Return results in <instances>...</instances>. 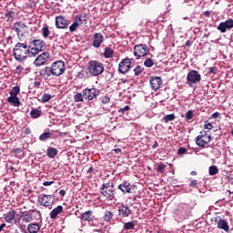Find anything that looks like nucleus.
<instances>
[{"label":"nucleus","mask_w":233,"mask_h":233,"mask_svg":"<svg viewBox=\"0 0 233 233\" xmlns=\"http://www.w3.org/2000/svg\"><path fill=\"white\" fill-rule=\"evenodd\" d=\"M30 55V47L26 46V44L17 43L13 48V56L15 61H19V63L25 61L27 56Z\"/></svg>","instance_id":"1"},{"label":"nucleus","mask_w":233,"mask_h":233,"mask_svg":"<svg viewBox=\"0 0 233 233\" xmlns=\"http://www.w3.org/2000/svg\"><path fill=\"white\" fill-rule=\"evenodd\" d=\"M190 212H192V206L190 204L180 203L174 210L173 216L180 221H184V219L188 218Z\"/></svg>","instance_id":"2"},{"label":"nucleus","mask_w":233,"mask_h":233,"mask_svg":"<svg viewBox=\"0 0 233 233\" xmlns=\"http://www.w3.org/2000/svg\"><path fill=\"white\" fill-rule=\"evenodd\" d=\"M100 194L109 199V201H114L116 199V187H114V182L104 183L100 187Z\"/></svg>","instance_id":"3"},{"label":"nucleus","mask_w":233,"mask_h":233,"mask_svg":"<svg viewBox=\"0 0 233 233\" xmlns=\"http://www.w3.org/2000/svg\"><path fill=\"white\" fill-rule=\"evenodd\" d=\"M88 72L90 76H101L105 72V66L103 63L96 60H92L88 62Z\"/></svg>","instance_id":"4"},{"label":"nucleus","mask_w":233,"mask_h":233,"mask_svg":"<svg viewBox=\"0 0 233 233\" xmlns=\"http://www.w3.org/2000/svg\"><path fill=\"white\" fill-rule=\"evenodd\" d=\"M201 81V74L197 70H190L187 75V85L192 86V85H198Z\"/></svg>","instance_id":"5"},{"label":"nucleus","mask_w":233,"mask_h":233,"mask_svg":"<svg viewBox=\"0 0 233 233\" xmlns=\"http://www.w3.org/2000/svg\"><path fill=\"white\" fill-rule=\"evenodd\" d=\"M56 201V197L54 195H39L38 196V203H40V205L42 207H49V208H52V205H54Z\"/></svg>","instance_id":"6"},{"label":"nucleus","mask_w":233,"mask_h":233,"mask_svg":"<svg viewBox=\"0 0 233 233\" xmlns=\"http://www.w3.org/2000/svg\"><path fill=\"white\" fill-rule=\"evenodd\" d=\"M65 62L61 60L53 63L51 66L52 76H56V77L63 76V74H65Z\"/></svg>","instance_id":"7"},{"label":"nucleus","mask_w":233,"mask_h":233,"mask_svg":"<svg viewBox=\"0 0 233 233\" xmlns=\"http://www.w3.org/2000/svg\"><path fill=\"white\" fill-rule=\"evenodd\" d=\"M13 30L16 32L18 37H25L28 34V25L19 21L14 24Z\"/></svg>","instance_id":"8"},{"label":"nucleus","mask_w":233,"mask_h":233,"mask_svg":"<svg viewBox=\"0 0 233 233\" xmlns=\"http://www.w3.org/2000/svg\"><path fill=\"white\" fill-rule=\"evenodd\" d=\"M132 61H134V58L126 57V58L122 59L118 65L119 74L128 73L130 68H132Z\"/></svg>","instance_id":"9"},{"label":"nucleus","mask_w":233,"mask_h":233,"mask_svg":"<svg viewBox=\"0 0 233 233\" xmlns=\"http://www.w3.org/2000/svg\"><path fill=\"white\" fill-rule=\"evenodd\" d=\"M84 99L87 101H94V99H97V96H99V90L95 87L92 88H85L83 91Z\"/></svg>","instance_id":"10"},{"label":"nucleus","mask_w":233,"mask_h":233,"mask_svg":"<svg viewBox=\"0 0 233 233\" xmlns=\"http://www.w3.org/2000/svg\"><path fill=\"white\" fill-rule=\"evenodd\" d=\"M148 52H150V49L145 44H139L134 46V56L136 57H145Z\"/></svg>","instance_id":"11"},{"label":"nucleus","mask_w":233,"mask_h":233,"mask_svg":"<svg viewBox=\"0 0 233 233\" xmlns=\"http://www.w3.org/2000/svg\"><path fill=\"white\" fill-rule=\"evenodd\" d=\"M210 139H212V136H208L207 131H202L200 135L197 137L196 143L198 147H205V145L210 143Z\"/></svg>","instance_id":"12"},{"label":"nucleus","mask_w":233,"mask_h":233,"mask_svg":"<svg viewBox=\"0 0 233 233\" xmlns=\"http://www.w3.org/2000/svg\"><path fill=\"white\" fill-rule=\"evenodd\" d=\"M48 59H50V53L44 52L35 58L34 65L35 66H43V65H46Z\"/></svg>","instance_id":"13"},{"label":"nucleus","mask_w":233,"mask_h":233,"mask_svg":"<svg viewBox=\"0 0 233 233\" xmlns=\"http://www.w3.org/2000/svg\"><path fill=\"white\" fill-rule=\"evenodd\" d=\"M233 28V19L229 18L228 20H226L225 22H221L217 29L219 30V32H221V34H225V32H227V30H232Z\"/></svg>","instance_id":"14"},{"label":"nucleus","mask_w":233,"mask_h":233,"mask_svg":"<svg viewBox=\"0 0 233 233\" xmlns=\"http://www.w3.org/2000/svg\"><path fill=\"white\" fill-rule=\"evenodd\" d=\"M132 214V209L128 206H125V204H122L120 207H118V216L120 218H129Z\"/></svg>","instance_id":"15"},{"label":"nucleus","mask_w":233,"mask_h":233,"mask_svg":"<svg viewBox=\"0 0 233 233\" xmlns=\"http://www.w3.org/2000/svg\"><path fill=\"white\" fill-rule=\"evenodd\" d=\"M56 28H61V29H65V28H68V20H66V18H65V16H56Z\"/></svg>","instance_id":"16"},{"label":"nucleus","mask_w":233,"mask_h":233,"mask_svg":"<svg viewBox=\"0 0 233 233\" xmlns=\"http://www.w3.org/2000/svg\"><path fill=\"white\" fill-rule=\"evenodd\" d=\"M163 85V80L159 76H153L150 78V86L153 90H159Z\"/></svg>","instance_id":"17"},{"label":"nucleus","mask_w":233,"mask_h":233,"mask_svg":"<svg viewBox=\"0 0 233 233\" xmlns=\"http://www.w3.org/2000/svg\"><path fill=\"white\" fill-rule=\"evenodd\" d=\"M105 41V37L103 36V34L101 33H96L93 36V46L95 48H99L101 46V44Z\"/></svg>","instance_id":"18"},{"label":"nucleus","mask_w":233,"mask_h":233,"mask_svg":"<svg viewBox=\"0 0 233 233\" xmlns=\"http://www.w3.org/2000/svg\"><path fill=\"white\" fill-rule=\"evenodd\" d=\"M117 188L121 190L123 194H132V186L128 181H124L122 184L118 185Z\"/></svg>","instance_id":"19"},{"label":"nucleus","mask_w":233,"mask_h":233,"mask_svg":"<svg viewBox=\"0 0 233 233\" xmlns=\"http://www.w3.org/2000/svg\"><path fill=\"white\" fill-rule=\"evenodd\" d=\"M81 219L82 221H87V223H94L96 217H94L92 210H88L81 214Z\"/></svg>","instance_id":"20"},{"label":"nucleus","mask_w":233,"mask_h":233,"mask_svg":"<svg viewBox=\"0 0 233 233\" xmlns=\"http://www.w3.org/2000/svg\"><path fill=\"white\" fill-rule=\"evenodd\" d=\"M218 228H219L220 230H224L225 232H229L230 230V226H228V222H227V220L225 219H221L219 218L218 220Z\"/></svg>","instance_id":"21"},{"label":"nucleus","mask_w":233,"mask_h":233,"mask_svg":"<svg viewBox=\"0 0 233 233\" xmlns=\"http://www.w3.org/2000/svg\"><path fill=\"white\" fill-rule=\"evenodd\" d=\"M41 77H43V79H48V77H50L52 76V68L46 66L43 69L40 70L39 72Z\"/></svg>","instance_id":"22"},{"label":"nucleus","mask_w":233,"mask_h":233,"mask_svg":"<svg viewBox=\"0 0 233 233\" xmlns=\"http://www.w3.org/2000/svg\"><path fill=\"white\" fill-rule=\"evenodd\" d=\"M31 45H34L35 48L40 49L42 52L46 48V44L41 39L33 40Z\"/></svg>","instance_id":"23"},{"label":"nucleus","mask_w":233,"mask_h":233,"mask_svg":"<svg viewBox=\"0 0 233 233\" xmlns=\"http://www.w3.org/2000/svg\"><path fill=\"white\" fill-rule=\"evenodd\" d=\"M41 229V225L37 222L31 223L27 226V230L29 233H37Z\"/></svg>","instance_id":"24"},{"label":"nucleus","mask_w":233,"mask_h":233,"mask_svg":"<svg viewBox=\"0 0 233 233\" xmlns=\"http://www.w3.org/2000/svg\"><path fill=\"white\" fill-rule=\"evenodd\" d=\"M4 218L6 223H12L14 219H15V211L14 209L8 211L6 214L4 215Z\"/></svg>","instance_id":"25"},{"label":"nucleus","mask_w":233,"mask_h":233,"mask_svg":"<svg viewBox=\"0 0 233 233\" xmlns=\"http://www.w3.org/2000/svg\"><path fill=\"white\" fill-rule=\"evenodd\" d=\"M15 16V12L12 9H7L5 17L6 19V23H14V17Z\"/></svg>","instance_id":"26"},{"label":"nucleus","mask_w":233,"mask_h":233,"mask_svg":"<svg viewBox=\"0 0 233 233\" xmlns=\"http://www.w3.org/2000/svg\"><path fill=\"white\" fill-rule=\"evenodd\" d=\"M63 212V206H57L50 212V218L56 219Z\"/></svg>","instance_id":"27"},{"label":"nucleus","mask_w":233,"mask_h":233,"mask_svg":"<svg viewBox=\"0 0 233 233\" xmlns=\"http://www.w3.org/2000/svg\"><path fill=\"white\" fill-rule=\"evenodd\" d=\"M7 102L12 105V106H19V105H21V101H19L17 96H9Z\"/></svg>","instance_id":"28"},{"label":"nucleus","mask_w":233,"mask_h":233,"mask_svg":"<svg viewBox=\"0 0 233 233\" xmlns=\"http://www.w3.org/2000/svg\"><path fill=\"white\" fill-rule=\"evenodd\" d=\"M34 221V215L30 212H27L22 216V223H30Z\"/></svg>","instance_id":"29"},{"label":"nucleus","mask_w":233,"mask_h":233,"mask_svg":"<svg viewBox=\"0 0 233 233\" xmlns=\"http://www.w3.org/2000/svg\"><path fill=\"white\" fill-rule=\"evenodd\" d=\"M46 156L50 159H54V157H56V156H57V149L55 147H48Z\"/></svg>","instance_id":"30"},{"label":"nucleus","mask_w":233,"mask_h":233,"mask_svg":"<svg viewBox=\"0 0 233 233\" xmlns=\"http://www.w3.org/2000/svg\"><path fill=\"white\" fill-rule=\"evenodd\" d=\"M113 56H114V50L110 47H106L104 52V57H106V59H110Z\"/></svg>","instance_id":"31"},{"label":"nucleus","mask_w":233,"mask_h":233,"mask_svg":"<svg viewBox=\"0 0 233 233\" xmlns=\"http://www.w3.org/2000/svg\"><path fill=\"white\" fill-rule=\"evenodd\" d=\"M30 116L33 119H37V117L41 116V110H39L38 108H32V110L30 111Z\"/></svg>","instance_id":"32"},{"label":"nucleus","mask_w":233,"mask_h":233,"mask_svg":"<svg viewBox=\"0 0 233 233\" xmlns=\"http://www.w3.org/2000/svg\"><path fill=\"white\" fill-rule=\"evenodd\" d=\"M208 174L209 176H216L217 174H219V168H218V166H210L208 168Z\"/></svg>","instance_id":"33"},{"label":"nucleus","mask_w":233,"mask_h":233,"mask_svg":"<svg viewBox=\"0 0 233 233\" xmlns=\"http://www.w3.org/2000/svg\"><path fill=\"white\" fill-rule=\"evenodd\" d=\"M21 92V88L19 87V86H14L11 91H10V96H14V97H17V95Z\"/></svg>","instance_id":"34"},{"label":"nucleus","mask_w":233,"mask_h":233,"mask_svg":"<svg viewBox=\"0 0 233 233\" xmlns=\"http://www.w3.org/2000/svg\"><path fill=\"white\" fill-rule=\"evenodd\" d=\"M174 119H176V115L175 114H169V115H166L162 118V121H164V123H170V121H174Z\"/></svg>","instance_id":"35"},{"label":"nucleus","mask_w":233,"mask_h":233,"mask_svg":"<svg viewBox=\"0 0 233 233\" xmlns=\"http://www.w3.org/2000/svg\"><path fill=\"white\" fill-rule=\"evenodd\" d=\"M74 99L76 103H83L85 96H83V91L82 93H77L74 96Z\"/></svg>","instance_id":"36"},{"label":"nucleus","mask_w":233,"mask_h":233,"mask_svg":"<svg viewBox=\"0 0 233 233\" xmlns=\"http://www.w3.org/2000/svg\"><path fill=\"white\" fill-rule=\"evenodd\" d=\"M52 137V133L50 132H45L39 137L40 141H46L47 139H50Z\"/></svg>","instance_id":"37"},{"label":"nucleus","mask_w":233,"mask_h":233,"mask_svg":"<svg viewBox=\"0 0 233 233\" xmlns=\"http://www.w3.org/2000/svg\"><path fill=\"white\" fill-rule=\"evenodd\" d=\"M134 227H136V223L132 221L124 223L125 230H134Z\"/></svg>","instance_id":"38"},{"label":"nucleus","mask_w":233,"mask_h":233,"mask_svg":"<svg viewBox=\"0 0 233 233\" xmlns=\"http://www.w3.org/2000/svg\"><path fill=\"white\" fill-rule=\"evenodd\" d=\"M112 218H114V213H112V211L106 210L104 215V221L108 222L112 219Z\"/></svg>","instance_id":"39"},{"label":"nucleus","mask_w":233,"mask_h":233,"mask_svg":"<svg viewBox=\"0 0 233 233\" xmlns=\"http://www.w3.org/2000/svg\"><path fill=\"white\" fill-rule=\"evenodd\" d=\"M144 66H146V68H152V66H154V60L152 58H147L144 61Z\"/></svg>","instance_id":"40"},{"label":"nucleus","mask_w":233,"mask_h":233,"mask_svg":"<svg viewBox=\"0 0 233 233\" xmlns=\"http://www.w3.org/2000/svg\"><path fill=\"white\" fill-rule=\"evenodd\" d=\"M79 27V23L77 22V19H75L73 24L69 26V32H76L77 28Z\"/></svg>","instance_id":"41"},{"label":"nucleus","mask_w":233,"mask_h":233,"mask_svg":"<svg viewBox=\"0 0 233 233\" xmlns=\"http://www.w3.org/2000/svg\"><path fill=\"white\" fill-rule=\"evenodd\" d=\"M130 110V106H126L123 108L118 109L119 117H123L125 116V112H128Z\"/></svg>","instance_id":"42"},{"label":"nucleus","mask_w":233,"mask_h":233,"mask_svg":"<svg viewBox=\"0 0 233 233\" xmlns=\"http://www.w3.org/2000/svg\"><path fill=\"white\" fill-rule=\"evenodd\" d=\"M39 52H42L39 48H37L35 46L30 48V46H29V55L37 56V54H39Z\"/></svg>","instance_id":"43"},{"label":"nucleus","mask_w":233,"mask_h":233,"mask_svg":"<svg viewBox=\"0 0 233 233\" xmlns=\"http://www.w3.org/2000/svg\"><path fill=\"white\" fill-rule=\"evenodd\" d=\"M42 35L45 39L50 35V29H48V26L46 25L42 28Z\"/></svg>","instance_id":"44"},{"label":"nucleus","mask_w":233,"mask_h":233,"mask_svg":"<svg viewBox=\"0 0 233 233\" xmlns=\"http://www.w3.org/2000/svg\"><path fill=\"white\" fill-rule=\"evenodd\" d=\"M143 70H145V68L141 66H137L134 69L135 76H141V74H143Z\"/></svg>","instance_id":"45"},{"label":"nucleus","mask_w":233,"mask_h":233,"mask_svg":"<svg viewBox=\"0 0 233 233\" xmlns=\"http://www.w3.org/2000/svg\"><path fill=\"white\" fill-rule=\"evenodd\" d=\"M52 99V95L50 94H44L42 96L41 101L42 103H48Z\"/></svg>","instance_id":"46"},{"label":"nucleus","mask_w":233,"mask_h":233,"mask_svg":"<svg viewBox=\"0 0 233 233\" xmlns=\"http://www.w3.org/2000/svg\"><path fill=\"white\" fill-rule=\"evenodd\" d=\"M76 19L77 23L79 22L81 24L86 25V19L83 17L81 15H76Z\"/></svg>","instance_id":"47"},{"label":"nucleus","mask_w":233,"mask_h":233,"mask_svg":"<svg viewBox=\"0 0 233 233\" xmlns=\"http://www.w3.org/2000/svg\"><path fill=\"white\" fill-rule=\"evenodd\" d=\"M204 128L206 130H212L214 128V126H212V123H210L208 120L205 121Z\"/></svg>","instance_id":"48"},{"label":"nucleus","mask_w":233,"mask_h":233,"mask_svg":"<svg viewBox=\"0 0 233 233\" xmlns=\"http://www.w3.org/2000/svg\"><path fill=\"white\" fill-rule=\"evenodd\" d=\"M164 168H167V166L160 162L159 165L157 166V171L159 172V174H163Z\"/></svg>","instance_id":"49"},{"label":"nucleus","mask_w":233,"mask_h":233,"mask_svg":"<svg viewBox=\"0 0 233 233\" xmlns=\"http://www.w3.org/2000/svg\"><path fill=\"white\" fill-rule=\"evenodd\" d=\"M194 117V111L192 110H188L186 114V119L187 121H190V119H192Z\"/></svg>","instance_id":"50"},{"label":"nucleus","mask_w":233,"mask_h":233,"mask_svg":"<svg viewBox=\"0 0 233 233\" xmlns=\"http://www.w3.org/2000/svg\"><path fill=\"white\" fill-rule=\"evenodd\" d=\"M78 77L80 79H85V78L88 77V73L85 72V71H81L78 73Z\"/></svg>","instance_id":"51"},{"label":"nucleus","mask_w":233,"mask_h":233,"mask_svg":"<svg viewBox=\"0 0 233 233\" xmlns=\"http://www.w3.org/2000/svg\"><path fill=\"white\" fill-rule=\"evenodd\" d=\"M186 152H187V148L185 147H179L177 150L178 156H183V154H185Z\"/></svg>","instance_id":"52"},{"label":"nucleus","mask_w":233,"mask_h":233,"mask_svg":"<svg viewBox=\"0 0 233 233\" xmlns=\"http://www.w3.org/2000/svg\"><path fill=\"white\" fill-rule=\"evenodd\" d=\"M101 103H103V105H106V103H110V97L108 96H104L101 100Z\"/></svg>","instance_id":"53"},{"label":"nucleus","mask_w":233,"mask_h":233,"mask_svg":"<svg viewBox=\"0 0 233 233\" xmlns=\"http://www.w3.org/2000/svg\"><path fill=\"white\" fill-rule=\"evenodd\" d=\"M31 130H30V127H25L24 130H23V133L25 134V136H28L29 134H31Z\"/></svg>","instance_id":"54"},{"label":"nucleus","mask_w":233,"mask_h":233,"mask_svg":"<svg viewBox=\"0 0 233 233\" xmlns=\"http://www.w3.org/2000/svg\"><path fill=\"white\" fill-rule=\"evenodd\" d=\"M19 228H20L21 232H25V230H26V225H25V224H20Z\"/></svg>","instance_id":"55"},{"label":"nucleus","mask_w":233,"mask_h":233,"mask_svg":"<svg viewBox=\"0 0 233 233\" xmlns=\"http://www.w3.org/2000/svg\"><path fill=\"white\" fill-rule=\"evenodd\" d=\"M43 185L44 187H50V185H54V181H45Z\"/></svg>","instance_id":"56"},{"label":"nucleus","mask_w":233,"mask_h":233,"mask_svg":"<svg viewBox=\"0 0 233 233\" xmlns=\"http://www.w3.org/2000/svg\"><path fill=\"white\" fill-rule=\"evenodd\" d=\"M182 19L184 21H190V23H192V15L189 16H183Z\"/></svg>","instance_id":"57"},{"label":"nucleus","mask_w":233,"mask_h":233,"mask_svg":"<svg viewBox=\"0 0 233 233\" xmlns=\"http://www.w3.org/2000/svg\"><path fill=\"white\" fill-rule=\"evenodd\" d=\"M62 198H65L66 196V191L65 189H61L58 193Z\"/></svg>","instance_id":"58"},{"label":"nucleus","mask_w":233,"mask_h":233,"mask_svg":"<svg viewBox=\"0 0 233 233\" xmlns=\"http://www.w3.org/2000/svg\"><path fill=\"white\" fill-rule=\"evenodd\" d=\"M190 187H197L198 186V180H191V182H190Z\"/></svg>","instance_id":"59"},{"label":"nucleus","mask_w":233,"mask_h":233,"mask_svg":"<svg viewBox=\"0 0 233 233\" xmlns=\"http://www.w3.org/2000/svg\"><path fill=\"white\" fill-rule=\"evenodd\" d=\"M13 152L15 154H21V152H23V149L22 148H15V149L13 150Z\"/></svg>","instance_id":"60"},{"label":"nucleus","mask_w":233,"mask_h":233,"mask_svg":"<svg viewBox=\"0 0 233 233\" xmlns=\"http://www.w3.org/2000/svg\"><path fill=\"white\" fill-rule=\"evenodd\" d=\"M212 117H213V119H218V117H219V113L218 112L213 113Z\"/></svg>","instance_id":"61"},{"label":"nucleus","mask_w":233,"mask_h":233,"mask_svg":"<svg viewBox=\"0 0 233 233\" xmlns=\"http://www.w3.org/2000/svg\"><path fill=\"white\" fill-rule=\"evenodd\" d=\"M34 85H35V88H39V86H41V82L35 81Z\"/></svg>","instance_id":"62"},{"label":"nucleus","mask_w":233,"mask_h":233,"mask_svg":"<svg viewBox=\"0 0 233 233\" xmlns=\"http://www.w3.org/2000/svg\"><path fill=\"white\" fill-rule=\"evenodd\" d=\"M112 152H115L116 154H121V148H115L112 150Z\"/></svg>","instance_id":"63"},{"label":"nucleus","mask_w":233,"mask_h":233,"mask_svg":"<svg viewBox=\"0 0 233 233\" xmlns=\"http://www.w3.org/2000/svg\"><path fill=\"white\" fill-rule=\"evenodd\" d=\"M215 70H216V67H209L208 68V74H214Z\"/></svg>","instance_id":"64"}]
</instances>
